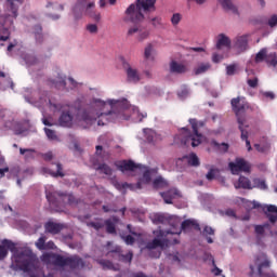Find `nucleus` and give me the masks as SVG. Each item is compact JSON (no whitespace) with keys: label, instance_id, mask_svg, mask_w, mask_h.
Listing matches in <instances>:
<instances>
[{"label":"nucleus","instance_id":"14","mask_svg":"<svg viewBox=\"0 0 277 277\" xmlns=\"http://www.w3.org/2000/svg\"><path fill=\"white\" fill-rule=\"evenodd\" d=\"M120 172H135V170H142V164H136L133 160H123L119 163H116Z\"/></svg>","mask_w":277,"mask_h":277},{"label":"nucleus","instance_id":"33","mask_svg":"<svg viewBox=\"0 0 277 277\" xmlns=\"http://www.w3.org/2000/svg\"><path fill=\"white\" fill-rule=\"evenodd\" d=\"M202 235L206 237L208 243H213V238L209 237V235H215V229L211 226H205Z\"/></svg>","mask_w":277,"mask_h":277},{"label":"nucleus","instance_id":"28","mask_svg":"<svg viewBox=\"0 0 277 277\" xmlns=\"http://www.w3.org/2000/svg\"><path fill=\"white\" fill-rule=\"evenodd\" d=\"M50 82L56 90H66V77H62V75H58L54 80H50Z\"/></svg>","mask_w":277,"mask_h":277},{"label":"nucleus","instance_id":"21","mask_svg":"<svg viewBox=\"0 0 277 277\" xmlns=\"http://www.w3.org/2000/svg\"><path fill=\"white\" fill-rule=\"evenodd\" d=\"M230 38L226 37L224 34H220L217 36V41H216V49L220 51V49L224 48L225 49H230Z\"/></svg>","mask_w":277,"mask_h":277},{"label":"nucleus","instance_id":"59","mask_svg":"<svg viewBox=\"0 0 277 277\" xmlns=\"http://www.w3.org/2000/svg\"><path fill=\"white\" fill-rule=\"evenodd\" d=\"M89 226H91V228H94L95 230H101V228H103V223L100 222H91L89 223Z\"/></svg>","mask_w":277,"mask_h":277},{"label":"nucleus","instance_id":"23","mask_svg":"<svg viewBox=\"0 0 277 277\" xmlns=\"http://www.w3.org/2000/svg\"><path fill=\"white\" fill-rule=\"evenodd\" d=\"M225 12H232V14H239L237 6L233 3V0H219Z\"/></svg>","mask_w":277,"mask_h":277},{"label":"nucleus","instance_id":"64","mask_svg":"<svg viewBox=\"0 0 277 277\" xmlns=\"http://www.w3.org/2000/svg\"><path fill=\"white\" fill-rule=\"evenodd\" d=\"M89 15H90L91 18H93V21H95L96 23H98V21H101V13H89Z\"/></svg>","mask_w":277,"mask_h":277},{"label":"nucleus","instance_id":"9","mask_svg":"<svg viewBox=\"0 0 277 277\" xmlns=\"http://www.w3.org/2000/svg\"><path fill=\"white\" fill-rule=\"evenodd\" d=\"M228 168L232 174H239V172H250V163L243 158H236L235 162H229Z\"/></svg>","mask_w":277,"mask_h":277},{"label":"nucleus","instance_id":"13","mask_svg":"<svg viewBox=\"0 0 277 277\" xmlns=\"http://www.w3.org/2000/svg\"><path fill=\"white\" fill-rule=\"evenodd\" d=\"M64 228H66V224H63V223L48 221L44 224V230L50 235H60V233L63 232Z\"/></svg>","mask_w":277,"mask_h":277},{"label":"nucleus","instance_id":"50","mask_svg":"<svg viewBox=\"0 0 277 277\" xmlns=\"http://www.w3.org/2000/svg\"><path fill=\"white\" fill-rule=\"evenodd\" d=\"M44 133H45L47 137H49L50 140H57V134H55V131H53L49 128H44Z\"/></svg>","mask_w":277,"mask_h":277},{"label":"nucleus","instance_id":"10","mask_svg":"<svg viewBox=\"0 0 277 277\" xmlns=\"http://www.w3.org/2000/svg\"><path fill=\"white\" fill-rule=\"evenodd\" d=\"M111 111L108 113H95L94 109L89 108L81 113V120L85 122V124H94V121L97 118H103V116H109Z\"/></svg>","mask_w":277,"mask_h":277},{"label":"nucleus","instance_id":"61","mask_svg":"<svg viewBox=\"0 0 277 277\" xmlns=\"http://www.w3.org/2000/svg\"><path fill=\"white\" fill-rule=\"evenodd\" d=\"M115 187L116 189H127V187H129V183H119V182H115Z\"/></svg>","mask_w":277,"mask_h":277},{"label":"nucleus","instance_id":"37","mask_svg":"<svg viewBox=\"0 0 277 277\" xmlns=\"http://www.w3.org/2000/svg\"><path fill=\"white\" fill-rule=\"evenodd\" d=\"M220 174V169L212 167L206 174L207 181H214V179Z\"/></svg>","mask_w":277,"mask_h":277},{"label":"nucleus","instance_id":"24","mask_svg":"<svg viewBox=\"0 0 277 277\" xmlns=\"http://www.w3.org/2000/svg\"><path fill=\"white\" fill-rule=\"evenodd\" d=\"M248 127H250V126H248V124L238 126V129L241 133L240 137H241L242 142H246L247 150L250 151V150H252V145L250 144V140H248V130H246V129H248Z\"/></svg>","mask_w":277,"mask_h":277},{"label":"nucleus","instance_id":"1","mask_svg":"<svg viewBox=\"0 0 277 277\" xmlns=\"http://www.w3.org/2000/svg\"><path fill=\"white\" fill-rule=\"evenodd\" d=\"M157 0H136V4H131L126 10V23H134V26L130 27L128 30V36H135L138 42H144L150 36L148 29L140 24V22L144 21L143 12H156L157 6H155Z\"/></svg>","mask_w":277,"mask_h":277},{"label":"nucleus","instance_id":"39","mask_svg":"<svg viewBox=\"0 0 277 277\" xmlns=\"http://www.w3.org/2000/svg\"><path fill=\"white\" fill-rule=\"evenodd\" d=\"M104 224L106 226V233H108V235H116V224L111 222V220H106Z\"/></svg>","mask_w":277,"mask_h":277},{"label":"nucleus","instance_id":"30","mask_svg":"<svg viewBox=\"0 0 277 277\" xmlns=\"http://www.w3.org/2000/svg\"><path fill=\"white\" fill-rule=\"evenodd\" d=\"M208 70H211V63H200L195 69V75H205Z\"/></svg>","mask_w":277,"mask_h":277},{"label":"nucleus","instance_id":"45","mask_svg":"<svg viewBox=\"0 0 277 277\" xmlns=\"http://www.w3.org/2000/svg\"><path fill=\"white\" fill-rule=\"evenodd\" d=\"M153 185L156 188L166 187V180H163V177H161V176H158L154 180Z\"/></svg>","mask_w":277,"mask_h":277},{"label":"nucleus","instance_id":"57","mask_svg":"<svg viewBox=\"0 0 277 277\" xmlns=\"http://www.w3.org/2000/svg\"><path fill=\"white\" fill-rule=\"evenodd\" d=\"M248 87L249 88H258L259 87V78H253L247 80Z\"/></svg>","mask_w":277,"mask_h":277},{"label":"nucleus","instance_id":"41","mask_svg":"<svg viewBox=\"0 0 277 277\" xmlns=\"http://www.w3.org/2000/svg\"><path fill=\"white\" fill-rule=\"evenodd\" d=\"M145 137L149 144H153L155 142V131L151 129H144Z\"/></svg>","mask_w":277,"mask_h":277},{"label":"nucleus","instance_id":"43","mask_svg":"<svg viewBox=\"0 0 277 277\" xmlns=\"http://www.w3.org/2000/svg\"><path fill=\"white\" fill-rule=\"evenodd\" d=\"M115 105H117V107H120L121 109H124L127 111V109H129V107L131 106L129 104L128 100H119L115 102Z\"/></svg>","mask_w":277,"mask_h":277},{"label":"nucleus","instance_id":"17","mask_svg":"<svg viewBox=\"0 0 277 277\" xmlns=\"http://www.w3.org/2000/svg\"><path fill=\"white\" fill-rule=\"evenodd\" d=\"M170 72L174 75H185L187 72V66L176 61H172L169 65Z\"/></svg>","mask_w":277,"mask_h":277},{"label":"nucleus","instance_id":"47","mask_svg":"<svg viewBox=\"0 0 277 277\" xmlns=\"http://www.w3.org/2000/svg\"><path fill=\"white\" fill-rule=\"evenodd\" d=\"M182 18H183V15H181V13H174L171 17V23L173 27H176V25L181 23Z\"/></svg>","mask_w":277,"mask_h":277},{"label":"nucleus","instance_id":"7","mask_svg":"<svg viewBox=\"0 0 277 277\" xmlns=\"http://www.w3.org/2000/svg\"><path fill=\"white\" fill-rule=\"evenodd\" d=\"M6 10L3 14L4 23L14 25V21L18 18V8L23 5V0H6Z\"/></svg>","mask_w":277,"mask_h":277},{"label":"nucleus","instance_id":"22","mask_svg":"<svg viewBox=\"0 0 277 277\" xmlns=\"http://www.w3.org/2000/svg\"><path fill=\"white\" fill-rule=\"evenodd\" d=\"M58 122L61 124V127H72V115L70 114V111H63Z\"/></svg>","mask_w":277,"mask_h":277},{"label":"nucleus","instance_id":"56","mask_svg":"<svg viewBox=\"0 0 277 277\" xmlns=\"http://www.w3.org/2000/svg\"><path fill=\"white\" fill-rule=\"evenodd\" d=\"M213 144H214V146H216V148H220V150H223V153L228 151V144H226V143L220 144L217 142H214Z\"/></svg>","mask_w":277,"mask_h":277},{"label":"nucleus","instance_id":"55","mask_svg":"<svg viewBox=\"0 0 277 277\" xmlns=\"http://www.w3.org/2000/svg\"><path fill=\"white\" fill-rule=\"evenodd\" d=\"M153 53V44H148L146 48H145V52H144V57L145 60H150V55Z\"/></svg>","mask_w":277,"mask_h":277},{"label":"nucleus","instance_id":"5","mask_svg":"<svg viewBox=\"0 0 277 277\" xmlns=\"http://www.w3.org/2000/svg\"><path fill=\"white\" fill-rule=\"evenodd\" d=\"M232 109L237 118L238 127L246 126V111L250 109V104L245 97H234L230 101Z\"/></svg>","mask_w":277,"mask_h":277},{"label":"nucleus","instance_id":"8","mask_svg":"<svg viewBox=\"0 0 277 277\" xmlns=\"http://www.w3.org/2000/svg\"><path fill=\"white\" fill-rule=\"evenodd\" d=\"M68 256L58 253H44L41 256L42 263L53 265L54 267H66Z\"/></svg>","mask_w":277,"mask_h":277},{"label":"nucleus","instance_id":"38","mask_svg":"<svg viewBox=\"0 0 277 277\" xmlns=\"http://www.w3.org/2000/svg\"><path fill=\"white\" fill-rule=\"evenodd\" d=\"M265 226H267V225H255L254 226L256 239L259 241H260V239H263V237H265Z\"/></svg>","mask_w":277,"mask_h":277},{"label":"nucleus","instance_id":"31","mask_svg":"<svg viewBox=\"0 0 277 277\" xmlns=\"http://www.w3.org/2000/svg\"><path fill=\"white\" fill-rule=\"evenodd\" d=\"M34 35L36 42H38V44H42L44 42V36L42 35V26L36 25L34 27Z\"/></svg>","mask_w":277,"mask_h":277},{"label":"nucleus","instance_id":"49","mask_svg":"<svg viewBox=\"0 0 277 277\" xmlns=\"http://www.w3.org/2000/svg\"><path fill=\"white\" fill-rule=\"evenodd\" d=\"M62 164H56V172H51V175L54 176V179H57V176L64 177V172H62Z\"/></svg>","mask_w":277,"mask_h":277},{"label":"nucleus","instance_id":"36","mask_svg":"<svg viewBox=\"0 0 277 277\" xmlns=\"http://www.w3.org/2000/svg\"><path fill=\"white\" fill-rule=\"evenodd\" d=\"M100 265H102L103 269H113L114 272H118V267L114 266V263L109 260H100Z\"/></svg>","mask_w":277,"mask_h":277},{"label":"nucleus","instance_id":"27","mask_svg":"<svg viewBox=\"0 0 277 277\" xmlns=\"http://www.w3.org/2000/svg\"><path fill=\"white\" fill-rule=\"evenodd\" d=\"M183 159H186L188 166H192L193 168H198V166H200V159L195 153L184 156Z\"/></svg>","mask_w":277,"mask_h":277},{"label":"nucleus","instance_id":"42","mask_svg":"<svg viewBox=\"0 0 277 277\" xmlns=\"http://www.w3.org/2000/svg\"><path fill=\"white\" fill-rule=\"evenodd\" d=\"M172 194H174V190H169L167 193L161 194L166 205H172V199L174 198L172 197Z\"/></svg>","mask_w":277,"mask_h":277},{"label":"nucleus","instance_id":"46","mask_svg":"<svg viewBox=\"0 0 277 277\" xmlns=\"http://www.w3.org/2000/svg\"><path fill=\"white\" fill-rule=\"evenodd\" d=\"M45 243H47V237L41 236V237L37 240V242H36V248H38V250H44Z\"/></svg>","mask_w":277,"mask_h":277},{"label":"nucleus","instance_id":"44","mask_svg":"<svg viewBox=\"0 0 277 277\" xmlns=\"http://www.w3.org/2000/svg\"><path fill=\"white\" fill-rule=\"evenodd\" d=\"M253 185L254 187H258V189H267V184H265V181L261 179H254Z\"/></svg>","mask_w":277,"mask_h":277},{"label":"nucleus","instance_id":"35","mask_svg":"<svg viewBox=\"0 0 277 277\" xmlns=\"http://www.w3.org/2000/svg\"><path fill=\"white\" fill-rule=\"evenodd\" d=\"M97 170H100L102 174H106V176H111V174H114V170L110 169L109 164L107 163L100 164Z\"/></svg>","mask_w":277,"mask_h":277},{"label":"nucleus","instance_id":"58","mask_svg":"<svg viewBox=\"0 0 277 277\" xmlns=\"http://www.w3.org/2000/svg\"><path fill=\"white\" fill-rule=\"evenodd\" d=\"M222 60H224V56L217 54V53H213L212 54V62L214 64H220L222 62Z\"/></svg>","mask_w":277,"mask_h":277},{"label":"nucleus","instance_id":"25","mask_svg":"<svg viewBox=\"0 0 277 277\" xmlns=\"http://www.w3.org/2000/svg\"><path fill=\"white\" fill-rule=\"evenodd\" d=\"M266 217H268V221L271 224H276L277 222V207L276 206H267L266 207Z\"/></svg>","mask_w":277,"mask_h":277},{"label":"nucleus","instance_id":"60","mask_svg":"<svg viewBox=\"0 0 277 277\" xmlns=\"http://www.w3.org/2000/svg\"><path fill=\"white\" fill-rule=\"evenodd\" d=\"M57 247L55 246V242L53 240H50L45 242L44 250H55Z\"/></svg>","mask_w":277,"mask_h":277},{"label":"nucleus","instance_id":"19","mask_svg":"<svg viewBox=\"0 0 277 277\" xmlns=\"http://www.w3.org/2000/svg\"><path fill=\"white\" fill-rule=\"evenodd\" d=\"M234 186L236 189H252V182H250V179L240 175Z\"/></svg>","mask_w":277,"mask_h":277},{"label":"nucleus","instance_id":"29","mask_svg":"<svg viewBox=\"0 0 277 277\" xmlns=\"http://www.w3.org/2000/svg\"><path fill=\"white\" fill-rule=\"evenodd\" d=\"M118 261L121 263H131L133 261V251L122 254V249H117Z\"/></svg>","mask_w":277,"mask_h":277},{"label":"nucleus","instance_id":"11","mask_svg":"<svg viewBox=\"0 0 277 277\" xmlns=\"http://www.w3.org/2000/svg\"><path fill=\"white\" fill-rule=\"evenodd\" d=\"M154 224H169V226H176L177 219L174 215H168L163 213H156L151 216Z\"/></svg>","mask_w":277,"mask_h":277},{"label":"nucleus","instance_id":"6","mask_svg":"<svg viewBox=\"0 0 277 277\" xmlns=\"http://www.w3.org/2000/svg\"><path fill=\"white\" fill-rule=\"evenodd\" d=\"M155 238L146 243L147 250H157V248H160V250H163L164 248H168V243H170V240H168V234L163 232V229H159L154 232Z\"/></svg>","mask_w":277,"mask_h":277},{"label":"nucleus","instance_id":"2","mask_svg":"<svg viewBox=\"0 0 277 277\" xmlns=\"http://www.w3.org/2000/svg\"><path fill=\"white\" fill-rule=\"evenodd\" d=\"M188 122L193 129V133L192 131H189V129L182 128V144H184V146H189L190 144L193 148H196V146H200V144L205 140V135L198 132V129H200V127H205V122L198 121L197 119H189Z\"/></svg>","mask_w":277,"mask_h":277},{"label":"nucleus","instance_id":"16","mask_svg":"<svg viewBox=\"0 0 277 277\" xmlns=\"http://www.w3.org/2000/svg\"><path fill=\"white\" fill-rule=\"evenodd\" d=\"M123 68L126 69L128 81L130 83H137L140 82V74L137 72V69L131 67L129 63L123 61Z\"/></svg>","mask_w":277,"mask_h":277},{"label":"nucleus","instance_id":"40","mask_svg":"<svg viewBox=\"0 0 277 277\" xmlns=\"http://www.w3.org/2000/svg\"><path fill=\"white\" fill-rule=\"evenodd\" d=\"M267 61V49H262L256 55H255V62L256 64L261 62Z\"/></svg>","mask_w":277,"mask_h":277},{"label":"nucleus","instance_id":"18","mask_svg":"<svg viewBox=\"0 0 277 277\" xmlns=\"http://www.w3.org/2000/svg\"><path fill=\"white\" fill-rule=\"evenodd\" d=\"M157 172H159V169L154 168V169H146L143 173V177L141 179V182L137 183V187L138 189L142 188V183H145V185H148V183H150L151 181V176L153 174H157Z\"/></svg>","mask_w":277,"mask_h":277},{"label":"nucleus","instance_id":"32","mask_svg":"<svg viewBox=\"0 0 277 277\" xmlns=\"http://www.w3.org/2000/svg\"><path fill=\"white\" fill-rule=\"evenodd\" d=\"M108 246V252L106 253V256L108 259H114L115 261H118V251L117 250H122L119 246L114 247L113 249L109 248L111 246V242H107Z\"/></svg>","mask_w":277,"mask_h":277},{"label":"nucleus","instance_id":"34","mask_svg":"<svg viewBox=\"0 0 277 277\" xmlns=\"http://www.w3.org/2000/svg\"><path fill=\"white\" fill-rule=\"evenodd\" d=\"M266 64H268V66H274V68H276L277 66L276 52H271L269 54H266Z\"/></svg>","mask_w":277,"mask_h":277},{"label":"nucleus","instance_id":"52","mask_svg":"<svg viewBox=\"0 0 277 277\" xmlns=\"http://www.w3.org/2000/svg\"><path fill=\"white\" fill-rule=\"evenodd\" d=\"M122 239L127 246H133L135 243V238L131 235L122 236Z\"/></svg>","mask_w":277,"mask_h":277},{"label":"nucleus","instance_id":"51","mask_svg":"<svg viewBox=\"0 0 277 277\" xmlns=\"http://www.w3.org/2000/svg\"><path fill=\"white\" fill-rule=\"evenodd\" d=\"M236 71H237V65L235 64L228 65L226 67V75H228L229 77H233V75H235Z\"/></svg>","mask_w":277,"mask_h":277},{"label":"nucleus","instance_id":"26","mask_svg":"<svg viewBox=\"0 0 277 277\" xmlns=\"http://www.w3.org/2000/svg\"><path fill=\"white\" fill-rule=\"evenodd\" d=\"M235 47L239 51H247L248 50V37L246 35L237 37Z\"/></svg>","mask_w":277,"mask_h":277},{"label":"nucleus","instance_id":"63","mask_svg":"<svg viewBox=\"0 0 277 277\" xmlns=\"http://www.w3.org/2000/svg\"><path fill=\"white\" fill-rule=\"evenodd\" d=\"M269 27H276L277 25V15H272V17L268 19Z\"/></svg>","mask_w":277,"mask_h":277},{"label":"nucleus","instance_id":"15","mask_svg":"<svg viewBox=\"0 0 277 277\" xmlns=\"http://www.w3.org/2000/svg\"><path fill=\"white\" fill-rule=\"evenodd\" d=\"M66 267L70 269H83L85 267V261L79 255L67 256Z\"/></svg>","mask_w":277,"mask_h":277},{"label":"nucleus","instance_id":"48","mask_svg":"<svg viewBox=\"0 0 277 277\" xmlns=\"http://www.w3.org/2000/svg\"><path fill=\"white\" fill-rule=\"evenodd\" d=\"M150 23H151L153 27H163V19L159 16L153 17L150 19Z\"/></svg>","mask_w":277,"mask_h":277},{"label":"nucleus","instance_id":"54","mask_svg":"<svg viewBox=\"0 0 277 277\" xmlns=\"http://www.w3.org/2000/svg\"><path fill=\"white\" fill-rule=\"evenodd\" d=\"M31 153H34V149L30 148H19V154L25 155L26 159H29L31 157Z\"/></svg>","mask_w":277,"mask_h":277},{"label":"nucleus","instance_id":"3","mask_svg":"<svg viewBox=\"0 0 277 277\" xmlns=\"http://www.w3.org/2000/svg\"><path fill=\"white\" fill-rule=\"evenodd\" d=\"M45 198L51 207H66V205H77V199L72 195L60 192L45 190Z\"/></svg>","mask_w":277,"mask_h":277},{"label":"nucleus","instance_id":"53","mask_svg":"<svg viewBox=\"0 0 277 277\" xmlns=\"http://www.w3.org/2000/svg\"><path fill=\"white\" fill-rule=\"evenodd\" d=\"M87 30L89 34H98V26L96 24L87 25Z\"/></svg>","mask_w":277,"mask_h":277},{"label":"nucleus","instance_id":"12","mask_svg":"<svg viewBox=\"0 0 277 277\" xmlns=\"http://www.w3.org/2000/svg\"><path fill=\"white\" fill-rule=\"evenodd\" d=\"M10 252H16V243L12 240L3 239L2 245H0V261H3Z\"/></svg>","mask_w":277,"mask_h":277},{"label":"nucleus","instance_id":"4","mask_svg":"<svg viewBox=\"0 0 277 277\" xmlns=\"http://www.w3.org/2000/svg\"><path fill=\"white\" fill-rule=\"evenodd\" d=\"M15 263L21 272L29 274V272L34 271V267L36 265V256L34 255V252L31 250L24 249L16 255Z\"/></svg>","mask_w":277,"mask_h":277},{"label":"nucleus","instance_id":"62","mask_svg":"<svg viewBox=\"0 0 277 277\" xmlns=\"http://www.w3.org/2000/svg\"><path fill=\"white\" fill-rule=\"evenodd\" d=\"M3 34H6V35H4V36L0 35V42H8V39L10 38V30H8V28H5Z\"/></svg>","mask_w":277,"mask_h":277},{"label":"nucleus","instance_id":"20","mask_svg":"<svg viewBox=\"0 0 277 277\" xmlns=\"http://www.w3.org/2000/svg\"><path fill=\"white\" fill-rule=\"evenodd\" d=\"M181 228L183 233H187V230H192V228L200 230V224H198L196 220H185L182 222Z\"/></svg>","mask_w":277,"mask_h":277}]
</instances>
